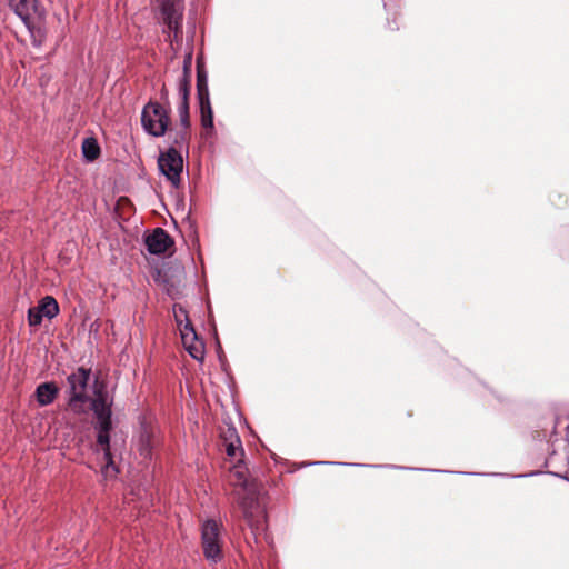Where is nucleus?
Segmentation results:
<instances>
[{
  "instance_id": "f257e3e1",
  "label": "nucleus",
  "mask_w": 569,
  "mask_h": 569,
  "mask_svg": "<svg viewBox=\"0 0 569 569\" xmlns=\"http://www.w3.org/2000/svg\"><path fill=\"white\" fill-rule=\"evenodd\" d=\"M91 369L79 367L67 377V410L76 416H84L91 410L96 418L97 446L103 452L106 465L103 472L110 469L118 472L110 451V431L112 430V399L101 388L94 389V396L88 393Z\"/></svg>"
},
{
  "instance_id": "f03ea898",
  "label": "nucleus",
  "mask_w": 569,
  "mask_h": 569,
  "mask_svg": "<svg viewBox=\"0 0 569 569\" xmlns=\"http://www.w3.org/2000/svg\"><path fill=\"white\" fill-rule=\"evenodd\" d=\"M171 123L170 109L158 101L150 100L141 111V126L153 138L167 134Z\"/></svg>"
},
{
  "instance_id": "7ed1b4c3",
  "label": "nucleus",
  "mask_w": 569,
  "mask_h": 569,
  "mask_svg": "<svg viewBox=\"0 0 569 569\" xmlns=\"http://www.w3.org/2000/svg\"><path fill=\"white\" fill-rule=\"evenodd\" d=\"M236 497L238 506L242 511V517L256 537L257 532L264 528L267 520L266 509L259 501L254 490H243V493L237 492Z\"/></svg>"
},
{
  "instance_id": "20e7f679",
  "label": "nucleus",
  "mask_w": 569,
  "mask_h": 569,
  "mask_svg": "<svg viewBox=\"0 0 569 569\" xmlns=\"http://www.w3.org/2000/svg\"><path fill=\"white\" fill-rule=\"evenodd\" d=\"M201 546L204 558L211 562H219L222 557V539L220 537V526L213 520H206L201 526Z\"/></svg>"
},
{
  "instance_id": "39448f33",
  "label": "nucleus",
  "mask_w": 569,
  "mask_h": 569,
  "mask_svg": "<svg viewBox=\"0 0 569 569\" xmlns=\"http://www.w3.org/2000/svg\"><path fill=\"white\" fill-rule=\"evenodd\" d=\"M158 167L160 172L171 182L172 187L179 188L183 169L181 152L174 147H169L166 151H161L158 158Z\"/></svg>"
},
{
  "instance_id": "423d86ee",
  "label": "nucleus",
  "mask_w": 569,
  "mask_h": 569,
  "mask_svg": "<svg viewBox=\"0 0 569 569\" xmlns=\"http://www.w3.org/2000/svg\"><path fill=\"white\" fill-rule=\"evenodd\" d=\"M197 98L201 126L206 129H213V111L210 103L208 74L199 63L197 64Z\"/></svg>"
},
{
  "instance_id": "0eeeda50",
  "label": "nucleus",
  "mask_w": 569,
  "mask_h": 569,
  "mask_svg": "<svg viewBox=\"0 0 569 569\" xmlns=\"http://www.w3.org/2000/svg\"><path fill=\"white\" fill-rule=\"evenodd\" d=\"M159 429L146 418L140 420L138 433L134 438V446L140 457L151 460L153 449L159 445Z\"/></svg>"
},
{
  "instance_id": "6e6552de",
  "label": "nucleus",
  "mask_w": 569,
  "mask_h": 569,
  "mask_svg": "<svg viewBox=\"0 0 569 569\" xmlns=\"http://www.w3.org/2000/svg\"><path fill=\"white\" fill-rule=\"evenodd\" d=\"M184 278V270L181 267H167L157 270L154 281L162 287L163 291L171 298L178 299L181 296V286Z\"/></svg>"
},
{
  "instance_id": "1a4fd4ad",
  "label": "nucleus",
  "mask_w": 569,
  "mask_h": 569,
  "mask_svg": "<svg viewBox=\"0 0 569 569\" xmlns=\"http://www.w3.org/2000/svg\"><path fill=\"white\" fill-rule=\"evenodd\" d=\"M161 12L168 29V37L170 38V42L178 40L181 36L182 28L181 8L173 0H166L162 2Z\"/></svg>"
},
{
  "instance_id": "9d476101",
  "label": "nucleus",
  "mask_w": 569,
  "mask_h": 569,
  "mask_svg": "<svg viewBox=\"0 0 569 569\" xmlns=\"http://www.w3.org/2000/svg\"><path fill=\"white\" fill-rule=\"evenodd\" d=\"M144 244L150 254L160 256L173 247L174 241L164 229L156 228L144 237Z\"/></svg>"
},
{
  "instance_id": "9b49d317",
  "label": "nucleus",
  "mask_w": 569,
  "mask_h": 569,
  "mask_svg": "<svg viewBox=\"0 0 569 569\" xmlns=\"http://www.w3.org/2000/svg\"><path fill=\"white\" fill-rule=\"evenodd\" d=\"M38 0H9V6L21 19L27 29L33 32V14L37 11Z\"/></svg>"
},
{
  "instance_id": "f8f14e48",
  "label": "nucleus",
  "mask_w": 569,
  "mask_h": 569,
  "mask_svg": "<svg viewBox=\"0 0 569 569\" xmlns=\"http://www.w3.org/2000/svg\"><path fill=\"white\" fill-rule=\"evenodd\" d=\"M173 316L180 329L182 341L186 342L189 337L194 338V328L188 318L187 310L181 305H173Z\"/></svg>"
},
{
  "instance_id": "ddd939ff",
  "label": "nucleus",
  "mask_w": 569,
  "mask_h": 569,
  "mask_svg": "<svg viewBox=\"0 0 569 569\" xmlns=\"http://www.w3.org/2000/svg\"><path fill=\"white\" fill-rule=\"evenodd\" d=\"M59 395V388L53 381H47L37 386L34 397L40 407L51 405Z\"/></svg>"
},
{
  "instance_id": "4468645a",
  "label": "nucleus",
  "mask_w": 569,
  "mask_h": 569,
  "mask_svg": "<svg viewBox=\"0 0 569 569\" xmlns=\"http://www.w3.org/2000/svg\"><path fill=\"white\" fill-rule=\"evenodd\" d=\"M189 93L190 90L186 89V82L178 88L179 103L177 107V112L180 120V127L190 128V118H189Z\"/></svg>"
},
{
  "instance_id": "2eb2a0df",
  "label": "nucleus",
  "mask_w": 569,
  "mask_h": 569,
  "mask_svg": "<svg viewBox=\"0 0 569 569\" xmlns=\"http://www.w3.org/2000/svg\"><path fill=\"white\" fill-rule=\"evenodd\" d=\"M168 140L170 141V147H174L177 150L181 151L182 149L188 150L189 140H190V128L179 127L178 129L168 130Z\"/></svg>"
},
{
  "instance_id": "dca6fc26",
  "label": "nucleus",
  "mask_w": 569,
  "mask_h": 569,
  "mask_svg": "<svg viewBox=\"0 0 569 569\" xmlns=\"http://www.w3.org/2000/svg\"><path fill=\"white\" fill-rule=\"evenodd\" d=\"M227 433L229 437H226V440L229 439L230 441L226 445V452L230 458L237 459L239 456L243 455L241 440L233 427L228 428Z\"/></svg>"
},
{
  "instance_id": "f3484780",
  "label": "nucleus",
  "mask_w": 569,
  "mask_h": 569,
  "mask_svg": "<svg viewBox=\"0 0 569 569\" xmlns=\"http://www.w3.org/2000/svg\"><path fill=\"white\" fill-rule=\"evenodd\" d=\"M39 311L48 319H53L59 313V305L51 296L43 297L38 303Z\"/></svg>"
},
{
  "instance_id": "a211bd4d",
  "label": "nucleus",
  "mask_w": 569,
  "mask_h": 569,
  "mask_svg": "<svg viewBox=\"0 0 569 569\" xmlns=\"http://www.w3.org/2000/svg\"><path fill=\"white\" fill-rule=\"evenodd\" d=\"M231 477L234 478L233 486L239 487V489L234 490V495L237 492L243 493V490H251L247 487V470L242 466H234L231 469Z\"/></svg>"
},
{
  "instance_id": "6ab92c4d",
  "label": "nucleus",
  "mask_w": 569,
  "mask_h": 569,
  "mask_svg": "<svg viewBox=\"0 0 569 569\" xmlns=\"http://www.w3.org/2000/svg\"><path fill=\"white\" fill-rule=\"evenodd\" d=\"M183 346L186 350L189 352V355L196 359L201 360L204 356V349L203 343L200 341L197 337V333L194 332V338L189 337V339L184 342Z\"/></svg>"
},
{
  "instance_id": "aec40b11",
  "label": "nucleus",
  "mask_w": 569,
  "mask_h": 569,
  "mask_svg": "<svg viewBox=\"0 0 569 569\" xmlns=\"http://www.w3.org/2000/svg\"><path fill=\"white\" fill-rule=\"evenodd\" d=\"M83 157L89 160H96L100 154V147L94 138H87L82 142Z\"/></svg>"
},
{
  "instance_id": "412c9836",
  "label": "nucleus",
  "mask_w": 569,
  "mask_h": 569,
  "mask_svg": "<svg viewBox=\"0 0 569 569\" xmlns=\"http://www.w3.org/2000/svg\"><path fill=\"white\" fill-rule=\"evenodd\" d=\"M192 53L189 52L183 59L182 76L178 80V87L186 82V89L190 90Z\"/></svg>"
},
{
  "instance_id": "4be33fe9",
  "label": "nucleus",
  "mask_w": 569,
  "mask_h": 569,
  "mask_svg": "<svg viewBox=\"0 0 569 569\" xmlns=\"http://www.w3.org/2000/svg\"><path fill=\"white\" fill-rule=\"evenodd\" d=\"M44 316L39 311L38 307L29 308L28 310V322L31 327H38L41 325Z\"/></svg>"
},
{
  "instance_id": "5701e85b",
  "label": "nucleus",
  "mask_w": 569,
  "mask_h": 569,
  "mask_svg": "<svg viewBox=\"0 0 569 569\" xmlns=\"http://www.w3.org/2000/svg\"><path fill=\"white\" fill-rule=\"evenodd\" d=\"M160 98L162 101L167 102L168 99H169V92H168V89L166 88V86L163 84L161 90H160Z\"/></svg>"
}]
</instances>
